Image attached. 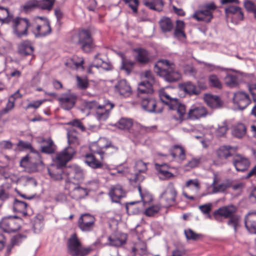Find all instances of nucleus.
Returning a JSON list of instances; mask_svg holds the SVG:
<instances>
[{
	"label": "nucleus",
	"instance_id": "58",
	"mask_svg": "<svg viewBox=\"0 0 256 256\" xmlns=\"http://www.w3.org/2000/svg\"><path fill=\"white\" fill-rule=\"evenodd\" d=\"M147 170L146 164L140 160L136 162L134 166L135 172L144 173Z\"/></svg>",
	"mask_w": 256,
	"mask_h": 256
},
{
	"label": "nucleus",
	"instance_id": "50",
	"mask_svg": "<svg viewBox=\"0 0 256 256\" xmlns=\"http://www.w3.org/2000/svg\"><path fill=\"white\" fill-rule=\"evenodd\" d=\"M56 0H38L40 9L50 11L52 10Z\"/></svg>",
	"mask_w": 256,
	"mask_h": 256
},
{
	"label": "nucleus",
	"instance_id": "35",
	"mask_svg": "<svg viewBox=\"0 0 256 256\" xmlns=\"http://www.w3.org/2000/svg\"><path fill=\"white\" fill-rule=\"evenodd\" d=\"M121 70L126 72L129 75L134 68L136 62L130 59L126 58L124 56H122Z\"/></svg>",
	"mask_w": 256,
	"mask_h": 256
},
{
	"label": "nucleus",
	"instance_id": "3",
	"mask_svg": "<svg viewBox=\"0 0 256 256\" xmlns=\"http://www.w3.org/2000/svg\"><path fill=\"white\" fill-rule=\"evenodd\" d=\"M68 252L72 256H86L91 251V248H82L77 234H73L67 242Z\"/></svg>",
	"mask_w": 256,
	"mask_h": 256
},
{
	"label": "nucleus",
	"instance_id": "31",
	"mask_svg": "<svg viewBox=\"0 0 256 256\" xmlns=\"http://www.w3.org/2000/svg\"><path fill=\"white\" fill-rule=\"evenodd\" d=\"M160 27L164 33H168L172 32L174 25L170 18L168 17L164 16L159 21Z\"/></svg>",
	"mask_w": 256,
	"mask_h": 256
},
{
	"label": "nucleus",
	"instance_id": "38",
	"mask_svg": "<svg viewBox=\"0 0 256 256\" xmlns=\"http://www.w3.org/2000/svg\"><path fill=\"white\" fill-rule=\"evenodd\" d=\"M133 124L132 120L129 118H122L114 126L120 130H128Z\"/></svg>",
	"mask_w": 256,
	"mask_h": 256
},
{
	"label": "nucleus",
	"instance_id": "52",
	"mask_svg": "<svg viewBox=\"0 0 256 256\" xmlns=\"http://www.w3.org/2000/svg\"><path fill=\"white\" fill-rule=\"evenodd\" d=\"M26 238L27 236L24 233L17 234L12 238L10 244L14 246H18L24 240H26Z\"/></svg>",
	"mask_w": 256,
	"mask_h": 256
},
{
	"label": "nucleus",
	"instance_id": "64",
	"mask_svg": "<svg viewBox=\"0 0 256 256\" xmlns=\"http://www.w3.org/2000/svg\"><path fill=\"white\" fill-rule=\"evenodd\" d=\"M244 6L248 12H252L254 14L256 11V6L250 0H246L244 2Z\"/></svg>",
	"mask_w": 256,
	"mask_h": 256
},
{
	"label": "nucleus",
	"instance_id": "61",
	"mask_svg": "<svg viewBox=\"0 0 256 256\" xmlns=\"http://www.w3.org/2000/svg\"><path fill=\"white\" fill-rule=\"evenodd\" d=\"M76 69L80 68L82 70L84 69L83 64L84 63V60L82 58H80L76 56H74L70 60Z\"/></svg>",
	"mask_w": 256,
	"mask_h": 256
},
{
	"label": "nucleus",
	"instance_id": "39",
	"mask_svg": "<svg viewBox=\"0 0 256 256\" xmlns=\"http://www.w3.org/2000/svg\"><path fill=\"white\" fill-rule=\"evenodd\" d=\"M216 178L214 177L211 186L212 188V193L216 194L219 192H224L228 188L230 187V184L229 182L222 183L216 185Z\"/></svg>",
	"mask_w": 256,
	"mask_h": 256
},
{
	"label": "nucleus",
	"instance_id": "47",
	"mask_svg": "<svg viewBox=\"0 0 256 256\" xmlns=\"http://www.w3.org/2000/svg\"><path fill=\"white\" fill-rule=\"evenodd\" d=\"M170 154L173 158L178 156L181 160L185 159V151L183 148L179 146H174L173 150L171 152Z\"/></svg>",
	"mask_w": 256,
	"mask_h": 256
},
{
	"label": "nucleus",
	"instance_id": "22",
	"mask_svg": "<svg viewBox=\"0 0 256 256\" xmlns=\"http://www.w3.org/2000/svg\"><path fill=\"white\" fill-rule=\"evenodd\" d=\"M115 91L124 97H128L132 94L130 84L126 80H119L114 86Z\"/></svg>",
	"mask_w": 256,
	"mask_h": 256
},
{
	"label": "nucleus",
	"instance_id": "13",
	"mask_svg": "<svg viewBox=\"0 0 256 256\" xmlns=\"http://www.w3.org/2000/svg\"><path fill=\"white\" fill-rule=\"evenodd\" d=\"M159 104L152 96H148L142 98L141 105L144 110L149 112L160 114L162 112V108H156Z\"/></svg>",
	"mask_w": 256,
	"mask_h": 256
},
{
	"label": "nucleus",
	"instance_id": "33",
	"mask_svg": "<svg viewBox=\"0 0 256 256\" xmlns=\"http://www.w3.org/2000/svg\"><path fill=\"white\" fill-rule=\"evenodd\" d=\"M42 152L47 154H54L56 150V146L52 139L43 140V144L40 146Z\"/></svg>",
	"mask_w": 256,
	"mask_h": 256
},
{
	"label": "nucleus",
	"instance_id": "57",
	"mask_svg": "<svg viewBox=\"0 0 256 256\" xmlns=\"http://www.w3.org/2000/svg\"><path fill=\"white\" fill-rule=\"evenodd\" d=\"M76 84L80 90H86L88 86V82L86 78H82L80 76H76Z\"/></svg>",
	"mask_w": 256,
	"mask_h": 256
},
{
	"label": "nucleus",
	"instance_id": "53",
	"mask_svg": "<svg viewBox=\"0 0 256 256\" xmlns=\"http://www.w3.org/2000/svg\"><path fill=\"white\" fill-rule=\"evenodd\" d=\"M184 234L188 240H198L202 237V235L200 234L196 233L192 230L188 228L184 230Z\"/></svg>",
	"mask_w": 256,
	"mask_h": 256
},
{
	"label": "nucleus",
	"instance_id": "45",
	"mask_svg": "<svg viewBox=\"0 0 256 256\" xmlns=\"http://www.w3.org/2000/svg\"><path fill=\"white\" fill-rule=\"evenodd\" d=\"M208 82L210 87L218 89H221L222 87V84L218 76L212 74L208 76Z\"/></svg>",
	"mask_w": 256,
	"mask_h": 256
},
{
	"label": "nucleus",
	"instance_id": "9",
	"mask_svg": "<svg viewBox=\"0 0 256 256\" xmlns=\"http://www.w3.org/2000/svg\"><path fill=\"white\" fill-rule=\"evenodd\" d=\"M90 148L91 152L99 154L102 160H104V156H109L116 153L118 150V147L111 144L99 147L98 144H94L90 146Z\"/></svg>",
	"mask_w": 256,
	"mask_h": 256
},
{
	"label": "nucleus",
	"instance_id": "48",
	"mask_svg": "<svg viewBox=\"0 0 256 256\" xmlns=\"http://www.w3.org/2000/svg\"><path fill=\"white\" fill-rule=\"evenodd\" d=\"M225 83L226 86L230 87H236L238 84V76L234 74H228L224 78Z\"/></svg>",
	"mask_w": 256,
	"mask_h": 256
},
{
	"label": "nucleus",
	"instance_id": "28",
	"mask_svg": "<svg viewBox=\"0 0 256 256\" xmlns=\"http://www.w3.org/2000/svg\"><path fill=\"white\" fill-rule=\"evenodd\" d=\"M204 100L207 105L212 109L220 108L223 106L222 101L220 97L216 95H208Z\"/></svg>",
	"mask_w": 256,
	"mask_h": 256
},
{
	"label": "nucleus",
	"instance_id": "4",
	"mask_svg": "<svg viewBox=\"0 0 256 256\" xmlns=\"http://www.w3.org/2000/svg\"><path fill=\"white\" fill-rule=\"evenodd\" d=\"M14 33L17 37L20 38L28 35V28L34 26V24L30 23L26 18L16 17L12 20Z\"/></svg>",
	"mask_w": 256,
	"mask_h": 256
},
{
	"label": "nucleus",
	"instance_id": "27",
	"mask_svg": "<svg viewBox=\"0 0 256 256\" xmlns=\"http://www.w3.org/2000/svg\"><path fill=\"white\" fill-rule=\"evenodd\" d=\"M32 32L36 38L44 37L50 34L52 32L50 22L44 24L42 25H37L36 29L32 30Z\"/></svg>",
	"mask_w": 256,
	"mask_h": 256
},
{
	"label": "nucleus",
	"instance_id": "44",
	"mask_svg": "<svg viewBox=\"0 0 256 256\" xmlns=\"http://www.w3.org/2000/svg\"><path fill=\"white\" fill-rule=\"evenodd\" d=\"M8 8L0 6V22L2 24H8L12 20Z\"/></svg>",
	"mask_w": 256,
	"mask_h": 256
},
{
	"label": "nucleus",
	"instance_id": "43",
	"mask_svg": "<svg viewBox=\"0 0 256 256\" xmlns=\"http://www.w3.org/2000/svg\"><path fill=\"white\" fill-rule=\"evenodd\" d=\"M160 98L162 102L168 106L169 108L174 106L176 102L178 100V98H172L169 94L164 92L160 94Z\"/></svg>",
	"mask_w": 256,
	"mask_h": 256
},
{
	"label": "nucleus",
	"instance_id": "2",
	"mask_svg": "<svg viewBox=\"0 0 256 256\" xmlns=\"http://www.w3.org/2000/svg\"><path fill=\"white\" fill-rule=\"evenodd\" d=\"M20 166L22 167L28 168L31 172H36L43 168L44 163L39 152H32L22 158Z\"/></svg>",
	"mask_w": 256,
	"mask_h": 256
},
{
	"label": "nucleus",
	"instance_id": "63",
	"mask_svg": "<svg viewBox=\"0 0 256 256\" xmlns=\"http://www.w3.org/2000/svg\"><path fill=\"white\" fill-rule=\"evenodd\" d=\"M78 220L95 224L96 218L93 216L89 214H84L81 215Z\"/></svg>",
	"mask_w": 256,
	"mask_h": 256
},
{
	"label": "nucleus",
	"instance_id": "56",
	"mask_svg": "<svg viewBox=\"0 0 256 256\" xmlns=\"http://www.w3.org/2000/svg\"><path fill=\"white\" fill-rule=\"evenodd\" d=\"M239 13V16L240 18L242 17V8L238 6H229L228 8H225V12L227 14H235L236 12Z\"/></svg>",
	"mask_w": 256,
	"mask_h": 256
},
{
	"label": "nucleus",
	"instance_id": "37",
	"mask_svg": "<svg viewBox=\"0 0 256 256\" xmlns=\"http://www.w3.org/2000/svg\"><path fill=\"white\" fill-rule=\"evenodd\" d=\"M152 84L150 82L143 81L138 84V94H152L153 92Z\"/></svg>",
	"mask_w": 256,
	"mask_h": 256
},
{
	"label": "nucleus",
	"instance_id": "14",
	"mask_svg": "<svg viewBox=\"0 0 256 256\" xmlns=\"http://www.w3.org/2000/svg\"><path fill=\"white\" fill-rule=\"evenodd\" d=\"M65 168L66 166L60 165L55 162V164H52L48 168V174L51 178L54 180H60L64 178L66 175Z\"/></svg>",
	"mask_w": 256,
	"mask_h": 256
},
{
	"label": "nucleus",
	"instance_id": "1",
	"mask_svg": "<svg viewBox=\"0 0 256 256\" xmlns=\"http://www.w3.org/2000/svg\"><path fill=\"white\" fill-rule=\"evenodd\" d=\"M154 72L169 82H176L181 78V74L175 64L167 60H160L154 64Z\"/></svg>",
	"mask_w": 256,
	"mask_h": 256
},
{
	"label": "nucleus",
	"instance_id": "10",
	"mask_svg": "<svg viewBox=\"0 0 256 256\" xmlns=\"http://www.w3.org/2000/svg\"><path fill=\"white\" fill-rule=\"evenodd\" d=\"M177 192L172 182H169L165 190L161 194V197L164 202V206L168 207L172 206L176 201Z\"/></svg>",
	"mask_w": 256,
	"mask_h": 256
},
{
	"label": "nucleus",
	"instance_id": "42",
	"mask_svg": "<svg viewBox=\"0 0 256 256\" xmlns=\"http://www.w3.org/2000/svg\"><path fill=\"white\" fill-rule=\"evenodd\" d=\"M230 146H220L216 152L217 156L220 160L226 159L232 156L230 152Z\"/></svg>",
	"mask_w": 256,
	"mask_h": 256
},
{
	"label": "nucleus",
	"instance_id": "15",
	"mask_svg": "<svg viewBox=\"0 0 256 256\" xmlns=\"http://www.w3.org/2000/svg\"><path fill=\"white\" fill-rule=\"evenodd\" d=\"M114 104L109 100L106 101L104 105H99L96 111V117L99 121H104L109 116L110 111Z\"/></svg>",
	"mask_w": 256,
	"mask_h": 256
},
{
	"label": "nucleus",
	"instance_id": "60",
	"mask_svg": "<svg viewBox=\"0 0 256 256\" xmlns=\"http://www.w3.org/2000/svg\"><path fill=\"white\" fill-rule=\"evenodd\" d=\"M100 104L96 100L86 101L83 106L84 110H97Z\"/></svg>",
	"mask_w": 256,
	"mask_h": 256
},
{
	"label": "nucleus",
	"instance_id": "26",
	"mask_svg": "<svg viewBox=\"0 0 256 256\" xmlns=\"http://www.w3.org/2000/svg\"><path fill=\"white\" fill-rule=\"evenodd\" d=\"M94 152H92L90 154H87L85 156V162L90 168L94 169L102 168L105 166L100 159V160L96 158L94 155Z\"/></svg>",
	"mask_w": 256,
	"mask_h": 256
},
{
	"label": "nucleus",
	"instance_id": "59",
	"mask_svg": "<svg viewBox=\"0 0 256 256\" xmlns=\"http://www.w3.org/2000/svg\"><path fill=\"white\" fill-rule=\"evenodd\" d=\"M124 3L128 5V7L130 8L132 12L134 14L138 12V8L139 5L138 0H122Z\"/></svg>",
	"mask_w": 256,
	"mask_h": 256
},
{
	"label": "nucleus",
	"instance_id": "54",
	"mask_svg": "<svg viewBox=\"0 0 256 256\" xmlns=\"http://www.w3.org/2000/svg\"><path fill=\"white\" fill-rule=\"evenodd\" d=\"M228 126L226 121L222 122V124H220L218 126V128L216 130V134L218 137H223L224 136L228 130Z\"/></svg>",
	"mask_w": 256,
	"mask_h": 256
},
{
	"label": "nucleus",
	"instance_id": "62",
	"mask_svg": "<svg viewBox=\"0 0 256 256\" xmlns=\"http://www.w3.org/2000/svg\"><path fill=\"white\" fill-rule=\"evenodd\" d=\"M68 142L71 146H76L78 144V140L77 136L72 132H68Z\"/></svg>",
	"mask_w": 256,
	"mask_h": 256
},
{
	"label": "nucleus",
	"instance_id": "17",
	"mask_svg": "<svg viewBox=\"0 0 256 256\" xmlns=\"http://www.w3.org/2000/svg\"><path fill=\"white\" fill-rule=\"evenodd\" d=\"M126 192L120 184L112 186L108 192V196L112 201L116 203H120V200L126 196Z\"/></svg>",
	"mask_w": 256,
	"mask_h": 256
},
{
	"label": "nucleus",
	"instance_id": "19",
	"mask_svg": "<svg viewBox=\"0 0 256 256\" xmlns=\"http://www.w3.org/2000/svg\"><path fill=\"white\" fill-rule=\"evenodd\" d=\"M132 51L136 53L134 58L139 64H146L151 60L150 54L148 50L142 48H136Z\"/></svg>",
	"mask_w": 256,
	"mask_h": 256
},
{
	"label": "nucleus",
	"instance_id": "21",
	"mask_svg": "<svg viewBox=\"0 0 256 256\" xmlns=\"http://www.w3.org/2000/svg\"><path fill=\"white\" fill-rule=\"evenodd\" d=\"M155 168L160 180H166L174 177V174L170 171L171 167L166 164H156Z\"/></svg>",
	"mask_w": 256,
	"mask_h": 256
},
{
	"label": "nucleus",
	"instance_id": "51",
	"mask_svg": "<svg viewBox=\"0 0 256 256\" xmlns=\"http://www.w3.org/2000/svg\"><path fill=\"white\" fill-rule=\"evenodd\" d=\"M94 224L78 220V226L82 232H88L92 231L94 227Z\"/></svg>",
	"mask_w": 256,
	"mask_h": 256
},
{
	"label": "nucleus",
	"instance_id": "24",
	"mask_svg": "<svg viewBox=\"0 0 256 256\" xmlns=\"http://www.w3.org/2000/svg\"><path fill=\"white\" fill-rule=\"evenodd\" d=\"M244 224L248 232L256 234V212L248 214L244 218Z\"/></svg>",
	"mask_w": 256,
	"mask_h": 256
},
{
	"label": "nucleus",
	"instance_id": "23",
	"mask_svg": "<svg viewBox=\"0 0 256 256\" xmlns=\"http://www.w3.org/2000/svg\"><path fill=\"white\" fill-rule=\"evenodd\" d=\"M233 164L238 172H244L250 166V162L248 158L237 154L233 158Z\"/></svg>",
	"mask_w": 256,
	"mask_h": 256
},
{
	"label": "nucleus",
	"instance_id": "40",
	"mask_svg": "<svg viewBox=\"0 0 256 256\" xmlns=\"http://www.w3.org/2000/svg\"><path fill=\"white\" fill-rule=\"evenodd\" d=\"M23 10L28 13L32 10L38 8L40 9L38 0H29L26 1L22 6Z\"/></svg>",
	"mask_w": 256,
	"mask_h": 256
},
{
	"label": "nucleus",
	"instance_id": "7",
	"mask_svg": "<svg viewBox=\"0 0 256 256\" xmlns=\"http://www.w3.org/2000/svg\"><path fill=\"white\" fill-rule=\"evenodd\" d=\"M66 176L68 178L66 184L68 182H74V184H80L84 179L82 170L78 166L73 165L65 168Z\"/></svg>",
	"mask_w": 256,
	"mask_h": 256
},
{
	"label": "nucleus",
	"instance_id": "49",
	"mask_svg": "<svg viewBox=\"0 0 256 256\" xmlns=\"http://www.w3.org/2000/svg\"><path fill=\"white\" fill-rule=\"evenodd\" d=\"M229 218L228 224L234 228L235 232H237V228L240 226V217L238 215L233 214Z\"/></svg>",
	"mask_w": 256,
	"mask_h": 256
},
{
	"label": "nucleus",
	"instance_id": "16",
	"mask_svg": "<svg viewBox=\"0 0 256 256\" xmlns=\"http://www.w3.org/2000/svg\"><path fill=\"white\" fill-rule=\"evenodd\" d=\"M78 97L74 94L66 93L58 98L61 107L65 110L72 109L75 105Z\"/></svg>",
	"mask_w": 256,
	"mask_h": 256
},
{
	"label": "nucleus",
	"instance_id": "46",
	"mask_svg": "<svg viewBox=\"0 0 256 256\" xmlns=\"http://www.w3.org/2000/svg\"><path fill=\"white\" fill-rule=\"evenodd\" d=\"M246 128L244 124L240 123L235 126L232 131V134L235 137L241 138L246 134Z\"/></svg>",
	"mask_w": 256,
	"mask_h": 256
},
{
	"label": "nucleus",
	"instance_id": "29",
	"mask_svg": "<svg viewBox=\"0 0 256 256\" xmlns=\"http://www.w3.org/2000/svg\"><path fill=\"white\" fill-rule=\"evenodd\" d=\"M18 52L21 56H26L32 55L34 50V48L30 41L26 40L20 42L18 46Z\"/></svg>",
	"mask_w": 256,
	"mask_h": 256
},
{
	"label": "nucleus",
	"instance_id": "12",
	"mask_svg": "<svg viewBox=\"0 0 256 256\" xmlns=\"http://www.w3.org/2000/svg\"><path fill=\"white\" fill-rule=\"evenodd\" d=\"M17 218L9 216L2 218L0 222V228L8 233L17 231L20 228V225L16 220Z\"/></svg>",
	"mask_w": 256,
	"mask_h": 256
},
{
	"label": "nucleus",
	"instance_id": "6",
	"mask_svg": "<svg viewBox=\"0 0 256 256\" xmlns=\"http://www.w3.org/2000/svg\"><path fill=\"white\" fill-rule=\"evenodd\" d=\"M76 44L80 46L84 52H90L94 48V44L90 30H82L77 36Z\"/></svg>",
	"mask_w": 256,
	"mask_h": 256
},
{
	"label": "nucleus",
	"instance_id": "20",
	"mask_svg": "<svg viewBox=\"0 0 256 256\" xmlns=\"http://www.w3.org/2000/svg\"><path fill=\"white\" fill-rule=\"evenodd\" d=\"M236 211V208L233 205L223 206L219 208L214 212V216L217 220H220V216L228 218L234 214Z\"/></svg>",
	"mask_w": 256,
	"mask_h": 256
},
{
	"label": "nucleus",
	"instance_id": "36",
	"mask_svg": "<svg viewBox=\"0 0 256 256\" xmlns=\"http://www.w3.org/2000/svg\"><path fill=\"white\" fill-rule=\"evenodd\" d=\"M28 204L22 200L15 198L13 204V209L14 211L22 213L24 216L28 214L26 208Z\"/></svg>",
	"mask_w": 256,
	"mask_h": 256
},
{
	"label": "nucleus",
	"instance_id": "11",
	"mask_svg": "<svg viewBox=\"0 0 256 256\" xmlns=\"http://www.w3.org/2000/svg\"><path fill=\"white\" fill-rule=\"evenodd\" d=\"M76 151L72 146H68L57 154L55 162L61 166H66V163L73 158Z\"/></svg>",
	"mask_w": 256,
	"mask_h": 256
},
{
	"label": "nucleus",
	"instance_id": "30",
	"mask_svg": "<svg viewBox=\"0 0 256 256\" xmlns=\"http://www.w3.org/2000/svg\"><path fill=\"white\" fill-rule=\"evenodd\" d=\"M170 109L171 110H176L178 116L177 117L176 116H174L173 118L177 122L180 123L184 120L186 119V118H184L186 114V106L184 104L180 103L178 100L176 102V104H175L172 107H171Z\"/></svg>",
	"mask_w": 256,
	"mask_h": 256
},
{
	"label": "nucleus",
	"instance_id": "5",
	"mask_svg": "<svg viewBox=\"0 0 256 256\" xmlns=\"http://www.w3.org/2000/svg\"><path fill=\"white\" fill-rule=\"evenodd\" d=\"M216 8L214 2L206 4L201 6L200 10L196 11L193 18L198 22H210L213 18V12Z\"/></svg>",
	"mask_w": 256,
	"mask_h": 256
},
{
	"label": "nucleus",
	"instance_id": "34",
	"mask_svg": "<svg viewBox=\"0 0 256 256\" xmlns=\"http://www.w3.org/2000/svg\"><path fill=\"white\" fill-rule=\"evenodd\" d=\"M181 90H183L185 92L190 94H198L200 91L196 85L192 82H188L182 84L180 86Z\"/></svg>",
	"mask_w": 256,
	"mask_h": 256
},
{
	"label": "nucleus",
	"instance_id": "8",
	"mask_svg": "<svg viewBox=\"0 0 256 256\" xmlns=\"http://www.w3.org/2000/svg\"><path fill=\"white\" fill-rule=\"evenodd\" d=\"M66 188L70 192L72 198L78 200L84 198L88 194V190L79 186V184H74V182H68Z\"/></svg>",
	"mask_w": 256,
	"mask_h": 256
},
{
	"label": "nucleus",
	"instance_id": "25",
	"mask_svg": "<svg viewBox=\"0 0 256 256\" xmlns=\"http://www.w3.org/2000/svg\"><path fill=\"white\" fill-rule=\"evenodd\" d=\"M207 114L206 108L202 106L192 107L188 111L186 119L196 120L205 116Z\"/></svg>",
	"mask_w": 256,
	"mask_h": 256
},
{
	"label": "nucleus",
	"instance_id": "41",
	"mask_svg": "<svg viewBox=\"0 0 256 256\" xmlns=\"http://www.w3.org/2000/svg\"><path fill=\"white\" fill-rule=\"evenodd\" d=\"M126 236L124 234L118 236H110L108 240L110 245L114 246H120L126 242Z\"/></svg>",
	"mask_w": 256,
	"mask_h": 256
},
{
	"label": "nucleus",
	"instance_id": "32",
	"mask_svg": "<svg viewBox=\"0 0 256 256\" xmlns=\"http://www.w3.org/2000/svg\"><path fill=\"white\" fill-rule=\"evenodd\" d=\"M142 2L146 7L158 12L162 11L164 5L162 0H142Z\"/></svg>",
	"mask_w": 256,
	"mask_h": 256
},
{
	"label": "nucleus",
	"instance_id": "18",
	"mask_svg": "<svg viewBox=\"0 0 256 256\" xmlns=\"http://www.w3.org/2000/svg\"><path fill=\"white\" fill-rule=\"evenodd\" d=\"M233 102L240 110H243L250 103L251 100L248 94L243 92H238L234 94Z\"/></svg>",
	"mask_w": 256,
	"mask_h": 256
},
{
	"label": "nucleus",
	"instance_id": "55",
	"mask_svg": "<svg viewBox=\"0 0 256 256\" xmlns=\"http://www.w3.org/2000/svg\"><path fill=\"white\" fill-rule=\"evenodd\" d=\"M92 66L96 68H102L104 70H109L112 68V66L110 62H104V60H100V63H98L96 60L93 63Z\"/></svg>",
	"mask_w": 256,
	"mask_h": 256
}]
</instances>
